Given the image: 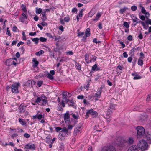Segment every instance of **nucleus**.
Here are the masks:
<instances>
[{"label":"nucleus","instance_id":"obj_12","mask_svg":"<svg viewBox=\"0 0 151 151\" xmlns=\"http://www.w3.org/2000/svg\"><path fill=\"white\" fill-rule=\"evenodd\" d=\"M69 112V111H67L65 114L64 116V120L65 122L66 123H67L68 122H69V121L70 117Z\"/></svg>","mask_w":151,"mask_h":151},{"label":"nucleus","instance_id":"obj_5","mask_svg":"<svg viewBox=\"0 0 151 151\" xmlns=\"http://www.w3.org/2000/svg\"><path fill=\"white\" fill-rule=\"evenodd\" d=\"M68 130L66 127L63 128L62 130L59 132L58 138L59 139H63L64 137L68 134Z\"/></svg>","mask_w":151,"mask_h":151},{"label":"nucleus","instance_id":"obj_42","mask_svg":"<svg viewBox=\"0 0 151 151\" xmlns=\"http://www.w3.org/2000/svg\"><path fill=\"white\" fill-rule=\"evenodd\" d=\"M123 25L127 29H128L129 27V24L127 22H124Z\"/></svg>","mask_w":151,"mask_h":151},{"label":"nucleus","instance_id":"obj_34","mask_svg":"<svg viewBox=\"0 0 151 151\" xmlns=\"http://www.w3.org/2000/svg\"><path fill=\"white\" fill-rule=\"evenodd\" d=\"M113 112V111L111 110L110 109H108V110L107 113V115H108L109 117L111 116V114Z\"/></svg>","mask_w":151,"mask_h":151},{"label":"nucleus","instance_id":"obj_27","mask_svg":"<svg viewBox=\"0 0 151 151\" xmlns=\"http://www.w3.org/2000/svg\"><path fill=\"white\" fill-rule=\"evenodd\" d=\"M42 14V20L44 21H45L46 19V18L45 16L46 11L45 10L43 11L41 13Z\"/></svg>","mask_w":151,"mask_h":151},{"label":"nucleus","instance_id":"obj_21","mask_svg":"<svg viewBox=\"0 0 151 151\" xmlns=\"http://www.w3.org/2000/svg\"><path fill=\"white\" fill-rule=\"evenodd\" d=\"M141 12L142 13L146 15V17H147L150 16L149 13L146 12L145 8L143 7H142Z\"/></svg>","mask_w":151,"mask_h":151},{"label":"nucleus","instance_id":"obj_36","mask_svg":"<svg viewBox=\"0 0 151 151\" xmlns=\"http://www.w3.org/2000/svg\"><path fill=\"white\" fill-rule=\"evenodd\" d=\"M44 53V51L42 50H41L37 52H36L35 54L37 56H40L41 55L43 54Z\"/></svg>","mask_w":151,"mask_h":151},{"label":"nucleus","instance_id":"obj_62","mask_svg":"<svg viewBox=\"0 0 151 151\" xmlns=\"http://www.w3.org/2000/svg\"><path fill=\"white\" fill-rule=\"evenodd\" d=\"M73 127V126L69 125L68 126V130H71L72 129Z\"/></svg>","mask_w":151,"mask_h":151},{"label":"nucleus","instance_id":"obj_32","mask_svg":"<svg viewBox=\"0 0 151 151\" xmlns=\"http://www.w3.org/2000/svg\"><path fill=\"white\" fill-rule=\"evenodd\" d=\"M68 105L69 106H74V103L73 101L68 100V102H67Z\"/></svg>","mask_w":151,"mask_h":151},{"label":"nucleus","instance_id":"obj_37","mask_svg":"<svg viewBox=\"0 0 151 151\" xmlns=\"http://www.w3.org/2000/svg\"><path fill=\"white\" fill-rule=\"evenodd\" d=\"M128 8L126 7H124L123 8H122L120 10V12L121 14H123L125 11L127 10V9Z\"/></svg>","mask_w":151,"mask_h":151},{"label":"nucleus","instance_id":"obj_11","mask_svg":"<svg viewBox=\"0 0 151 151\" xmlns=\"http://www.w3.org/2000/svg\"><path fill=\"white\" fill-rule=\"evenodd\" d=\"M101 151H115V148L113 146H110L103 148Z\"/></svg>","mask_w":151,"mask_h":151},{"label":"nucleus","instance_id":"obj_26","mask_svg":"<svg viewBox=\"0 0 151 151\" xmlns=\"http://www.w3.org/2000/svg\"><path fill=\"white\" fill-rule=\"evenodd\" d=\"M19 121L20 124L22 125H24L26 124V122L23 119L19 118Z\"/></svg>","mask_w":151,"mask_h":151},{"label":"nucleus","instance_id":"obj_24","mask_svg":"<svg viewBox=\"0 0 151 151\" xmlns=\"http://www.w3.org/2000/svg\"><path fill=\"white\" fill-rule=\"evenodd\" d=\"M144 58H142V57H140L139 59L138 64V65L142 66L143 64V61L142 60V59Z\"/></svg>","mask_w":151,"mask_h":151},{"label":"nucleus","instance_id":"obj_28","mask_svg":"<svg viewBox=\"0 0 151 151\" xmlns=\"http://www.w3.org/2000/svg\"><path fill=\"white\" fill-rule=\"evenodd\" d=\"M12 59H10L6 60V65L8 66H10L12 65L11 63Z\"/></svg>","mask_w":151,"mask_h":151},{"label":"nucleus","instance_id":"obj_63","mask_svg":"<svg viewBox=\"0 0 151 151\" xmlns=\"http://www.w3.org/2000/svg\"><path fill=\"white\" fill-rule=\"evenodd\" d=\"M138 38L140 39H142L143 38V35L141 33H140L138 36Z\"/></svg>","mask_w":151,"mask_h":151},{"label":"nucleus","instance_id":"obj_4","mask_svg":"<svg viewBox=\"0 0 151 151\" xmlns=\"http://www.w3.org/2000/svg\"><path fill=\"white\" fill-rule=\"evenodd\" d=\"M71 95L69 92H63L62 93V106L63 107L65 106V103H67L69 100L68 99V97H70Z\"/></svg>","mask_w":151,"mask_h":151},{"label":"nucleus","instance_id":"obj_58","mask_svg":"<svg viewBox=\"0 0 151 151\" xmlns=\"http://www.w3.org/2000/svg\"><path fill=\"white\" fill-rule=\"evenodd\" d=\"M84 34V32H79L78 34V36H81Z\"/></svg>","mask_w":151,"mask_h":151},{"label":"nucleus","instance_id":"obj_41","mask_svg":"<svg viewBox=\"0 0 151 151\" xmlns=\"http://www.w3.org/2000/svg\"><path fill=\"white\" fill-rule=\"evenodd\" d=\"M39 40V39L38 38H35L32 39V40L33 42H35V44H37L38 43Z\"/></svg>","mask_w":151,"mask_h":151},{"label":"nucleus","instance_id":"obj_9","mask_svg":"<svg viewBox=\"0 0 151 151\" xmlns=\"http://www.w3.org/2000/svg\"><path fill=\"white\" fill-rule=\"evenodd\" d=\"M130 17L133 20L134 26H135L139 22V19L133 14L131 15Z\"/></svg>","mask_w":151,"mask_h":151},{"label":"nucleus","instance_id":"obj_56","mask_svg":"<svg viewBox=\"0 0 151 151\" xmlns=\"http://www.w3.org/2000/svg\"><path fill=\"white\" fill-rule=\"evenodd\" d=\"M36 32H31L29 33V35L31 36H34L36 35Z\"/></svg>","mask_w":151,"mask_h":151},{"label":"nucleus","instance_id":"obj_57","mask_svg":"<svg viewBox=\"0 0 151 151\" xmlns=\"http://www.w3.org/2000/svg\"><path fill=\"white\" fill-rule=\"evenodd\" d=\"M62 128L60 127H57L55 128L56 131L57 132H58L59 131H61Z\"/></svg>","mask_w":151,"mask_h":151},{"label":"nucleus","instance_id":"obj_3","mask_svg":"<svg viewBox=\"0 0 151 151\" xmlns=\"http://www.w3.org/2000/svg\"><path fill=\"white\" fill-rule=\"evenodd\" d=\"M35 102L38 104L40 103L41 105L45 106L47 104V99L45 95L42 94L40 96H37Z\"/></svg>","mask_w":151,"mask_h":151},{"label":"nucleus","instance_id":"obj_47","mask_svg":"<svg viewBox=\"0 0 151 151\" xmlns=\"http://www.w3.org/2000/svg\"><path fill=\"white\" fill-rule=\"evenodd\" d=\"M93 111V109L88 110L87 111L86 114L88 115L89 114L91 115Z\"/></svg>","mask_w":151,"mask_h":151},{"label":"nucleus","instance_id":"obj_1","mask_svg":"<svg viewBox=\"0 0 151 151\" xmlns=\"http://www.w3.org/2000/svg\"><path fill=\"white\" fill-rule=\"evenodd\" d=\"M137 131V137L138 138H141L142 137L144 138L147 133V132H145V129L144 127L141 126H138L136 128Z\"/></svg>","mask_w":151,"mask_h":151},{"label":"nucleus","instance_id":"obj_55","mask_svg":"<svg viewBox=\"0 0 151 151\" xmlns=\"http://www.w3.org/2000/svg\"><path fill=\"white\" fill-rule=\"evenodd\" d=\"M46 35L50 38H53V37L50 33H47Z\"/></svg>","mask_w":151,"mask_h":151},{"label":"nucleus","instance_id":"obj_40","mask_svg":"<svg viewBox=\"0 0 151 151\" xmlns=\"http://www.w3.org/2000/svg\"><path fill=\"white\" fill-rule=\"evenodd\" d=\"M76 68L78 70H81V65H79V64L76 62Z\"/></svg>","mask_w":151,"mask_h":151},{"label":"nucleus","instance_id":"obj_39","mask_svg":"<svg viewBox=\"0 0 151 151\" xmlns=\"http://www.w3.org/2000/svg\"><path fill=\"white\" fill-rule=\"evenodd\" d=\"M97 65L96 64H95L92 67V69L93 71L98 70L99 69L97 68Z\"/></svg>","mask_w":151,"mask_h":151},{"label":"nucleus","instance_id":"obj_54","mask_svg":"<svg viewBox=\"0 0 151 151\" xmlns=\"http://www.w3.org/2000/svg\"><path fill=\"white\" fill-rule=\"evenodd\" d=\"M43 83V81H39L37 83V85L39 87H40Z\"/></svg>","mask_w":151,"mask_h":151},{"label":"nucleus","instance_id":"obj_45","mask_svg":"<svg viewBox=\"0 0 151 151\" xmlns=\"http://www.w3.org/2000/svg\"><path fill=\"white\" fill-rule=\"evenodd\" d=\"M94 14V13L92 11H91L88 13V16L89 17H91Z\"/></svg>","mask_w":151,"mask_h":151},{"label":"nucleus","instance_id":"obj_61","mask_svg":"<svg viewBox=\"0 0 151 151\" xmlns=\"http://www.w3.org/2000/svg\"><path fill=\"white\" fill-rule=\"evenodd\" d=\"M72 117L75 119H78V116H76L75 114H72Z\"/></svg>","mask_w":151,"mask_h":151},{"label":"nucleus","instance_id":"obj_64","mask_svg":"<svg viewBox=\"0 0 151 151\" xmlns=\"http://www.w3.org/2000/svg\"><path fill=\"white\" fill-rule=\"evenodd\" d=\"M77 97L79 99H82L84 98L83 96L82 95H79Z\"/></svg>","mask_w":151,"mask_h":151},{"label":"nucleus","instance_id":"obj_60","mask_svg":"<svg viewBox=\"0 0 151 151\" xmlns=\"http://www.w3.org/2000/svg\"><path fill=\"white\" fill-rule=\"evenodd\" d=\"M24 136L26 138H29L30 137V135L27 133L24 134Z\"/></svg>","mask_w":151,"mask_h":151},{"label":"nucleus","instance_id":"obj_38","mask_svg":"<svg viewBox=\"0 0 151 151\" xmlns=\"http://www.w3.org/2000/svg\"><path fill=\"white\" fill-rule=\"evenodd\" d=\"M110 108L111 109L113 110H115L116 109V105L114 104H110Z\"/></svg>","mask_w":151,"mask_h":151},{"label":"nucleus","instance_id":"obj_7","mask_svg":"<svg viewBox=\"0 0 151 151\" xmlns=\"http://www.w3.org/2000/svg\"><path fill=\"white\" fill-rule=\"evenodd\" d=\"M102 92V89L101 88H99L96 93H95L94 97L96 100H98L100 98Z\"/></svg>","mask_w":151,"mask_h":151},{"label":"nucleus","instance_id":"obj_30","mask_svg":"<svg viewBox=\"0 0 151 151\" xmlns=\"http://www.w3.org/2000/svg\"><path fill=\"white\" fill-rule=\"evenodd\" d=\"M91 63L93 62H94L96 60V57L93 55L91 56V58L90 59Z\"/></svg>","mask_w":151,"mask_h":151},{"label":"nucleus","instance_id":"obj_49","mask_svg":"<svg viewBox=\"0 0 151 151\" xmlns=\"http://www.w3.org/2000/svg\"><path fill=\"white\" fill-rule=\"evenodd\" d=\"M127 142V141L126 140L124 139H122L120 142V145H122L124 143H125Z\"/></svg>","mask_w":151,"mask_h":151},{"label":"nucleus","instance_id":"obj_52","mask_svg":"<svg viewBox=\"0 0 151 151\" xmlns=\"http://www.w3.org/2000/svg\"><path fill=\"white\" fill-rule=\"evenodd\" d=\"M70 20V18L69 17H65L64 18V20L66 22H68Z\"/></svg>","mask_w":151,"mask_h":151},{"label":"nucleus","instance_id":"obj_25","mask_svg":"<svg viewBox=\"0 0 151 151\" xmlns=\"http://www.w3.org/2000/svg\"><path fill=\"white\" fill-rule=\"evenodd\" d=\"M45 75H47V77L50 80H53L54 78L53 76L47 72V73H46Z\"/></svg>","mask_w":151,"mask_h":151},{"label":"nucleus","instance_id":"obj_10","mask_svg":"<svg viewBox=\"0 0 151 151\" xmlns=\"http://www.w3.org/2000/svg\"><path fill=\"white\" fill-rule=\"evenodd\" d=\"M32 118L34 119H35L36 118H37L38 120H40L44 118V115L38 114V113H37L36 115L33 116Z\"/></svg>","mask_w":151,"mask_h":151},{"label":"nucleus","instance_id":"obj_33","mask_svg":"<svg viewBox=\"0 0 151 151\" xmlns=\"http://www.w3.org/2000/svg\"><path fill=\"white\" fill-rule=\"evenodd\" d=\"M134 142V139L132 137H129L128 140V142L130 144H132Z\"/></svg>","mask_w":151,"mask_h":151},{"label":"nucleus","instance_id":"obj_35","mask_svg":"<svg viewBox=\"0 0 151 151\" xmlns=\"http://www.w3.org/2000/svg\"><path fill=\"white\" fill-rule=\"evenodd\" d=\"M83 9H82L80 11L79 13L78 14V15H77V16L78 17H79L80 18L81 17L83 16Z\"/></svg>","mask_w":151,"mask_h":151},{"label":"nucleus","instance_id":"obj_44","mask_svg":"<svg viewBox=\"0 0 151 151\" xmlns=\"http://www.w3.org/2000/svg\"><path fill=\"white\" fill-rule=\"evenodd\" d=\"M39 39L40 41L43 42H46L47 40L46 38L43 37H40Z\"/></svg>","mask_w":151,"mask_h":151},{"label":"nucleus","instance_id":"obj_53","mask_svg":"<svg viewBox=\"0 0 151 151\" xmlns=\"http://www.w3.org/2000/svg\"><path fill=\"white\" fill-rule=\"evenodd\" d=\"M137 9V7L136 6L134 5L131 7V9L133 11H135Z\"/></svg>","mask_w":151,"mask_h":151},{"label":"nucleus","instance_id":"obj_14","mask_svg":"<svg viewBox=\"0 0 151 151\" xmlns=\"http://www.w3.org/2000/svg\"><path fill=\"white\" fill-rule=\"evenodd\" d=\"M127 151H139L138 148L136 145H132L130 147Z\"/></svg>","mask_w":151,"mask_h":151},{"label":"nucleus","instance_id":"obj_43","mask_svg":"<svg viewBox=\"0 0 151 151\" xmlns=\"http://www.w3.org/2000/svg\"><path fill=\"white\" fill-rule=\"evenodd\" d=\"M21 8H22V10L24 12H27V9H26V6L25 5L22 4L21 6Z\"/></svg>","mask_w":151,"mask_h":151},{"label":"nucleus","instance_id":"obj_59","mask_svg":"<svg viewBox=\"0 0 151 151\" xmlns=\"http://www.w3.org/2000/svg\"><path fill=\"white\" fill-rule=\"evenodd\" d=\"M11 63L12 65H16L17 63H16V61H15L14 60H13L12 59V62Z\"/></svg>","mask_w":151,"mask_h":151},{"label":"nucleus","instance_id":"obj_23","mask_svg":"<svg viewBox=\"0 0 151 151\" xmlns=\"http://www.w3.org/2000/svg\"><path fill=\"white\" fill-rule=\"evenodd\" d=\"M90 29L89 28H87L85 31V37H84L83 38L86 39V37H88L90 35Z\"/></svg>","mask_w":151,"mask_h":151},{"label":"nucleus","instance_id":"obj_48","mask_svg":"<svg viewBox=\"0 0 151 151\" xmlns=\"http://www.w3.org/2000/svg\"><path fill=\"white\" fill-rule=\"evenodd\" d=\"M91 115L93 117H95L97 116V114L96 111H93L91 114Z\"/></svg>","mask_w":151,"mask_h":151},{"label":"nucleus","instance_id":"obj_22","mask_svg":"<svg viewBox=\"0 0 151 151\" xmlns=\"http://www.w3.org/2000/svg\"><path fill=\"white\" fill-rule=\"evenodd\" d=\"M101 15V14L100 13H98L96 15L95 18L92 19L93 21L95 22H97Z\"/></svg>","mask_w":151,"mask_h":151},{"label":"nucleus","instance_id":"obj_51","mask_svg":"<svg viewBox=\"0 0 151 151\" xmlns=\"http://www.w3.org/2000/svg\"><path fill=\"white\" fill-rule=\"evenodd\" d=\"M18 30L16 26H14L12 28V31L14 32H16Z\"/></svg>","mask_w":151,"mask_h":151},{"label":"nucleus","instance_id":"obj_17","mask_svg":"<svg viewBox=\"0 0 151 151\" xmlns=\"http://www.w3.org/2000/svg\"><path fill=\"white\" fill-rule=\"evenodd\" d=\"M148 116L146 113H143V114L141 115L140 116V120L141 121L145 120L147 118Z\"/></svg>","mask_w":151,"mask_h":151},{"label":"nucleus","instance_id":"obj_15","mask_svg":"<svg viewBox=\"0 0 151 151\" xmlns=\"http://www.w3.org/2000/svg\"><path fill=\"white\" fill-rule=\"evenodd\" d=\"M132 75L134 76L133 78V79L134 80L140 79L142 78L141 76H139L136 73H132Z\"/></svg>","mask_w":151,"mask_h":151},{"label":"nucleus","instance_id":"obj_8","mask_svg":"<svg viewBox=\"0 0 151 151\" xmlns=\"http://www.w3.org/2000/svg\"><path fill=\"white\" fill-rule=\"evenodd\" d=\"M35 147L34 144L32 143H29L26 144L25 146V148L26 149H29L32 150H34Z\"/></svg>","mask_w":151,"mask_h":151},{"label":"nucleus","instance_id":"obj_31","mask_svg":"<svg viewBox=\"0 0 151 151\" xmlns=\"http://www.w3.org/2000/svg\"><path fill=\"white\" fill-rule=\"evenodd\" d=\"M42 12V11L41 8H36V13L37 14H40Z\"/></svg>","mask_w":151,"mask_h":151},{"label":"nucleus","instance_id":"obj_50","mask_svg":"<svg viewBox=\"0 0 151 151\" xmlns=\"http://www.w3.org/2000/svg\"><path fill=\"white\" fill-rule=\"evenodd\" d=\"M147 101H151V94H150L148 95V96L147 98Z\"/></svg>","mask_w":151,"mask_h":151},{"label":"nucleus","instance_id":"obj_13","mask_svg":"<svg viewBox=\"0 0 151 151\" xmlns=\"http://www.w3.org/2000/svg\"><path fill=\"white\" fill-rule=\"evenodd\" d=\"M81 126H79L77 127L74 129V134L75 135H77L78 134H79L81 133Z\"/></svg>","mask_w":151,"mask_h":151},{"label":"nucleus","instance_id":"obj_20","mask_svg":"<svg viewBox=\"0 0 151 151\" xmlns=\"http://www.w3.org/2000/svg\"><path fill=\"white\" fill-rule=\"evenodd\" d=\"M32 61L34 63L32 65L33 67L34 68H36L37 67L39 64L38 61L35 58H33V59Z\"/></svg>","mask_w":151,"mask_h":151},{"label":"nucleus","instance_id":"obj_46","mask_svg":"<svg viewBox=\"0 0 151 151\" xmlns=\"http://www.w3.org/2000/svg\"><path fill=\"white\" fill-rule=\"evenodd\" d=\"M6 34L7 35H8L9 36L11 37L12 36L11 34V33L10 32V31H9V30L8 27H7V31H6Z\"/></svg>","mask_w":151,"mask_h":151},{"label":"nucleus","instance_id":"obj_18","mask_svg":"<svg viewBox=\"0 0 151 151\" xmlns=\"http://www.w3.org/2000/svg\"><path fill=\"white\" fill-rule=\"evenodd\" d=\"M91 58V55H85V60L87 64L91 63L90 60L89 59Z\"/></svg>","mask_w":151,"mask_h":151},{"label":"nucleus","instance_id":"obj_16","mask_svg":"<svg viewBox=\"0 0 151 151\" xmlns=\"http://www.w3.org/2000/svg\"><path fill=\"white\" fill-rule=\"evenodd\" d=\"M144 138L147 139V141L149 144H151V135L150 133H147Z\"/></svg>","mask_w":151,"mask_h":151},{"label":"nucleus","instance_id":"obj_19","mask_svg":"<svg viewBox=\"0 0 151 151\" xmlns=\"http://www.w3.org/2000/svg\"><path fill=\"white\" fill-rule=\"evenodd\" d=\"M27 17L26 14L24 13H23L21 17L20 18V20L21 22H24L27 19Z\"/></svg>","mask_w":151,"mask_h":151},{"label":"nucleus","instance_id":"obj_6","mask_svg":"<svg viewBox=\"0 0 151 151\" xmlns=\"http://www.w3.org/2000/svg\"><path fill=\"white\" fill-rule=\"evenodd\" d=\"M20 86L19 83H15L11 86L12 91L13 93H17L18 92V88Z\"/></svg>","mask_w":151,"mask_h":151},{"label":"nucleus","instance_id":"obj_2","mask_svg":"<svg viewBox=\"0 0 151 151\" xmlns=\"http://www.w3.org/2000/svg\"><path fill=\"white\" fill-rule=\"evenodd\" d=\"M148 144L145 140L142 139L139 140L137 143V147L142 151H145L147 150Z\"/></svg>","mask_w":151,"mask_h":151},{"label":"nucleus","instance_id":"obj_29","mask_svg":"<svg viewBox=\"0 0 151 151\" xmlns=\"http://www.w3.org/2000/svg\"><path fill=\"white\" fill-rule=\"evenodd\" d=\"M19 110L21 113H23L25 110V107L24 106H19Z\"/></svg>","mask_w":151,"mask_h":151}]
</instances>
